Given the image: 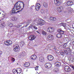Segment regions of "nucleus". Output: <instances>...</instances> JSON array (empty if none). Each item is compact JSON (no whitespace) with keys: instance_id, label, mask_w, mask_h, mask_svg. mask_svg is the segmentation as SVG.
<instances>
[{"instance_id":"nucleus-1","label":"nucleus","mask_w":74,"mask_h":74,"mask_svg":"<svg viewBox=\"0 0 74 74\" xmlns=\"http://www.w3.org/2000/svg\"><path fill=\"white\" fill-rule=\"evenodd\" d=\"M21 2L23 3L22 4L23 5V8H22L21 10H22L24 8V3L21 1H18V2H17L14 5L15 7H16V8H16V10H21V8H22V7L21 6Z\"/></svg>"},{"instance_id":"nucleus-2","label":"nucleus","mask_w":74,"mask_h":74,"mask_svg":"<svg viewBox=\"0 0 74 74\" xmlns=\"http://www.w3.org/2000/svg\"><path fill=\"white\" fill-rule=\"evenodd\" d=\"M45 21L41 18H39L37 21V24L38 25L42 26L45 24Z\"/></svg>"},{"instance_id":"nucleus-3","label":"nucleus","mask_w":74,"mask_h":74,"mask_svg":"<svg viewBox=\"0 0 74 74\" xmlns=\"http://www.w3.org/2000/svg\"><path fill=\"white\" fill-rule=\"evenodd\" d=\"M58 33H60V34H58L56 35V37L57 38H61L62 37V34H64V31L62 30L59 29L58 30Z\"/></svg>"},{"instance_id":"nucleus-4","label":"nucleus","mask_w":74,"mask_h":74,"mask_svg":"<svg viewBox=\"0 0 74 74\" xmlns=\"http://www.w3.org/2000/svg\"><path fill=\"white\" fill-rule=\"evenodd\" d=\"M20 47L18 45H14L13 50L14 52H17L19 51Z\"/></svg>"},{"instance_id":"nucleus-5","label":"nucleus","mask_w":74,"mask_h":74,"mask_svg":"<svg viewBox=\"0 0 74 74\" xmlns=\"http://www.w3.org/2000/svg\"><path fill=\"white\" fill-rule=\"evenodd\" d=\"M41 7V5L39 3H36L35 6V8L36 11H38Z\"/></svg>"},{"instance_id":"nucleus-6","label":"nucleus","mask_w":74,"mask_h":74,"mask_svg":"<svg viewBox=\"0 0 74 74\" xmlns=\"http://www.w3.org/2000/svg\"><path fill=\"white\" fill-rule=\"evenodd\" d=\"M54 3L56 5H60V4H61V2H60V0H54Z\"/></svg>"},{"instance_id":"nucleus-7","label":"nucleus","mask_w":74,"mask_h":74,"mask_svg":"<svg viewBox=\"0 0 74 74\" xmlns=\"http://www.w3.org/2000/svg\"><path fill=\"white\" fill-rule=\"evenodd\" d=\"M45 66L46 68L49 69L52 67V64L49 63H47L45 64Z\"/></svg>"},{"instance_id":"nucleus-8","label":"nucleus","mask_w":74,"mask_h":74,"mask_svg":"<svg viewBox=\"0 0 74 74\" xmlns=\"http://www.w3.org/2000/svg\"><path fill=\"white\" fill-rule=\"evenodd\" d=\"M4 44H5L6 45L9 46L10 45H11L12 44V41L11 40H7L5 41L4 42Z\"/></svg>"},{"instance_id":"nucleus-9","label":"nucleus","mask_w":74,"mask_h":74,"mask_svg":"<svg viewBox=\"0 0 74 74\" xmlns=\"http://www.w3.org/2000/svg\"><path fill=\"white\" fill-rule=\"evenodd\" d=\"M35 38H36V36H34V35H30L29 37V39L30 41L34 40Z\"/></svg>"},{"instance_id":"nucleus-10","label":"nucleus","mask_w":74,"mask_h":74,"mask_svg":"<svg viewBox=\"0 0 74 74\" xmlns=\"http://www.w3.org/2000/svg\"><path fill=\"white\" fill-rule=\"evenodd\" d=\"M47 31L48 32H50V33H52L54 31V28L52 27H49L47 29Z\"/></svg>"},{"instance_id":"nucleus-11","label":"nucleus","mask_w":74,"mask_h":74,"mask_svg":"<svg viewBox=\"0 0 74 74\" xmlns=\"http://www.w3.org/2000/svg\"><path fill=\"white\" fill-rule=\"evenodd\" d=\"M64 69L65 71L67 72H69V71H70L71 70L69 66H66L64 67Z\"/></svg>"},{"instance_id":"nucleus-12","label":"nucleus","mask_w":74,"mask_h":74,"mask_svg":"<svg viewBox=\"0 0 74 74\" xmlns=\"http://www.w3.org/2000/svg\"><path fill=\"white\" fill-rule=\"evenodd\" d=\"M47 59L51 61V60H53V57L52 55H49L47 56Z\"/></svg>"},{"instance_id":"nucleus-13","label":"nucleus","mask_w":74,"mask_h":74,"mask_svg":"<svg viewBox=\"0 0 74 74\" xmlns=\"http://www.w3.org/2000/svg\"><path fill=\"white\" fill-rule=\"evenodd\" d=\"M15 7H14L11 11V14H16L18 13V12H16V9H15Z\"/></svg>"},{"instance_id":"nucleus-14","label":"nucleus","mask_w":74,"mask_h":74,"mask_svg":"<svg viewBox=\"0 0 74 74\" xmlns=\"http://www.w3.org/2000/svg\"><path fill=\"white\" fill-rule=\"evenodd\" d=\"M31 58L32 60H35L37 59V56L34 54H33L31 56Z\"/></svg>"},{"instance_id":"nucleus-15","label":"nucleus","mask_w":74,"mask_h":74,"mask_svg":"<svg viewBox=\"0 0 74 74\" xmlns=\"http://www.w3.org/2000/svg\"><path fill=\"white\" fill-rule=\"evenodd\" d=\"M48 38L50 40H53V36L50 35L48 36Z\"/></svg>"},{"instance_id":"nucleus-16","label":"nucleus","mask_w":74,"mask_h":74,"mask_svg":"<svg viewBox=\"0 0 74 74\" xmlns=\"http://www.w3.org/2000/svg\"><path fill=\"white\" fill-rule=\"evenodd\" d=\"M49 19V20H50V21H56V18L52 17H50Z\"/></svg>"},{"instance_id":"nucleus-17","label":"nucleus","mask_w":74,"mask_h":74,"mask_svg":"<svg viewBox=\"0 0 74 74\" xmlns=\"http://www.w3.org/2000/svg\"><path fill=\"white\" fill-rule=\"evenodd\" d=\"M24 66L27 67L30 66V63L28 62H25V63L24 65Z\"/></svg>"},{"instance_id":"nucleus-18","label":"nucleus","mask_w":74,"mask_h":74,"mask_svg":"<svg viewBox=\"0 0 74 74\" xmlns=\"http://www.w3.org/2000/svg\"><path fill=\"white\" fill-rule=\"evenodd\" d=\"M55 65L57 67H59L61 65V63L59 62H56L55 63Z\"/></svg>"},{"instance_id":"nucleus-19","label":"nucleus","mask_w":74,"mask_h":74,"mask_svg":"<svg viewBox=\"0 0 74 74\" xmlns=\"http://www.w3.org/2000/svg\"><path fill=\"white\" fill-rule=\"evenodd\" d=\"M67 5H73V2L68 1L67 2Z\"/></svg>"},{"instance_id":"nucleus-20","label":"nucleus","mask_w":74,"mask_h":74,"mask_svg":"<svg viewBox=\"0 0 74 74\" xmlns=\"http://www.w3.org/2000/svg\"><path fill=\"white\" fill-rule=\"evenodd\" d=\"M62 10H63V8L62 7H58L57 8V11L58 12H61V11H62Z\"/></svg>"},{"instance_id":"nucleus-21","label":"nucleus","mask_w":74,"mask_h":74,"mask_svg":"<svg viewBox=\"0 0 74 74\" xmlns=\"http://www.w3.org/2000/svg\"><path fill=\"white\" fill-rule=\"evenodd\" d=\"M0 26L1 27H5V23L4 22H2L0 25Z\"/></svg>"},{"instance_id":"nucleus-22","label":"nucleus","mask_w":74,"mask_h":74,"mask_svg":"<svg viewBox=\"0 0 74 74\" xmlns=\"http://www.w3.org/2000/svg\"><path fill=\"white\" fill-rule=\"evenodd\" d=\"M60 25H62V26L64 27H66V23H61L60 24Z\"/></svg>"},{"instance_id":"nucleus-23","label":"nucleus","mask_w":74,"mask_h":74,"mask_svg":"<svg viewBox=\"0 0 74 74\" xmlns=\"http://www.w3.org/2000/svg\"><path fill=\"white\" fill-rule=\"evenodd\" d=\"M39 60L40 62H42L44 61V58L42 57H40L39 58Z\"/></svg>"},{"instance_id":"nucleus-24","label":"nucleus","mask_w":74,"mask_h":74,"mask_svg":"<svg viewBox=\"0 0 74 74\" xmlns=\"http://www.w3.org/2000/svg\"><path fill=\"white\" fill-rule=\"evenodd\" d=\"M17 74L19 73V74H20L22 72V69H18L17 70Z\"/></svg>"},{"instance_id":"nucleus-25","label":"nucleus","mask_w":74,"mask_h":74,"mask_svg":"<svg viewBox=\"0 0 74 74\" xmlns=\"http://www.w3.org/2000/svg\"><path fill=\"white\" fill-rule=\"evenodd\" d=\"M13 73L14 74H18V72L17 70H16L15 69H14L12 70Z\"/></svg>"},{"instance_id":"nucleus-26","label":"nucleus","mask_w":74,"mask_h":74,"mask_svg":"<svg viewBox=\"0 0 74 74\" xmlns=\"http://www.w3.org/2000/svg\"><path fill=\"white\" fill-rule=\"evenodd\" d=\"M43 6L45 8L48 7V4L47 3L45 2L43 4Z\"/></svg>"},{"instance_id":"nucleus-27","label":"nucleus","mask_w":74,"mask_h":74,"mask_svg":"<svg viewBox=\"0 0 74 74\" xmlns=\"http://www.w3.org/2000/svg\"><path fill=\"white\" fill-rule=\"evenodd\" d=\"M53 71L55 73H58L59 71V69L58 68H55L53 69Z\"/></svg>"},{"instance_id":"nucleus-28","label":"nucleus","mask_w":74,"mask_h":74,"mask_svg":"<svg viewBox=\"0 0 74 74\" xmlns=\"http://www.w3.org/2000/svg\"><path fill=\"white\" fill-rule=\"evenodd\" d=\"M25 45V42L24 41H23L21 42L20 45L21 46H22L23 45Z\"/></svg>"},{"instance_id":"nucleus-29","label":"nucleus","mask_w":74,"mask_h":74,"mask_svg":"<svg viewBox=\"0 0 74 74\" xmlns=\"http://www.w3.org/2000/svg\"><path fill=\"white\" fill-rule=\"evenodd\" d=\"M8 26H9V27H12L13 26V24L11 23H9L8 24Z\"/></svg>"},{"instance_id":"nucleus-30","label":"nucleus","mask_w":74,"mask_h":74,"mask_svg":"<svg viewBox=\"0 0 74 74\" xmlns=\"http://www.w3.org/2000/svg\"><path fill=\"white\" fill-rule=\"evenodd\" d=\"M21 56H24L25 55V52H23L22 53H21Z\"/></svg>"},{"instance_id":"nucleus-31","label":"nucleus","mask_w":74,"mask_h":74,"mask_svg":"<svg viewBox=\"0 0 74 74\" xmlns=\"http://www.w3.org/2000/svg\"><path fill=\"white\" fill-rule=\"evenodd\" d=\"M42 34L43 35H45V36L47 34V32H45L44 31H42Z\"/></svg>"},{"instance_id":"nucleus-32","label":"nucleus","mask_w":74,"mask_h":74,"mask_svg":"<svg viewBox=\"0 0 74 74\" xmlns=\"http://www.w3.org/2000/svg\"><path fill=\"white\" fill-rule=\"evenodd\" d=\"M11 61H12V62H15V58H14L11 57Z\"/></svg>"},{"instance_id":"nucleus-33","label":"nucleus","mask_w":74,"mask_h":74,"mask_svg":"<svg viewBox=\"0 0 74 74\" xmlns=\"http://www.w3.org/2000/svg\"><path fill=\"white\" fill-rule=\"evenodd\" d=\"M12 21H17V18H13L12 19Z\"/></svg>"},{"instance_id":"nucleus-34","label":"nucleus","mask_w":74,"mask_h":74,"mask_svg":"<svg viewBox=\"0 0 74 74\" xmlns=\"http://www.w3.org/2000/svg\"><path fill=\"white\" fill-rule=\"evenodd\" d=\"M64 52L65 53L67 54V55L69 53L67 52V51L66 50H64Z\"/></svg>"},{"instance_id":"nucleus-35","label":"nucleus","mask_w":74,"mask_h":74,"mask_svg":"<svg viewBox=\"0 0 74 74\" xmlns=\"http://www.w3.org/2000/svg\"><path fill=\"white\" fill-rule=\"evenodd\" d=\"M60 54L61 55H62V56H64V53L63 52H61L60 53Z\"/></svg>"},{"instance_id":"nucleus-36","label":"nucleus","mask_w":74,"mask_h":74,"mask_svg":"<svg viewBox=\"0 0 74 74\" xmlns=\"http://www.w3.org/2000/svg\"><path fill=\"white\" fill-rule=\"evenodd\" d=\"M67 51L69 52H70V51H71V50L69 48H68L67 49Z\"/></svg>"},{"instance_id":"nucleus-37","label":"nucleus","mask_w":74,"mask_h":74,"mask_svg":"<svg viewBox=\"0 0 74 74\" xmlns=\"http://www.w3.org/2000/svg\"><path fill=\"white\" fill-rule=\"evenodd\" d=\"M40 12L42 14H44V10H40Z\"/></svg>"},{"instance_id":"nucleus-38","label":"nucleus","mask_w":74,"mask_h":74,"mask_svg":"<svg viewBox=\"0 0 74 74\" xmlns=\"http://www.w3.org/2000/svg\"><path fill=\"white\" fill-rule=\"evenodd\" d=\"M38 67H39L38 66H37L35 67V70H38Z\"/></svg>"},{"instance_id":"nucleus-39","label":"nucleus","mask_w":74,"mask_h":74,"mask_svg":"<svg viewBox=\"0 0 74 74\" xmlns=\"http://www.w3.org/2000/svg\"><path fill=\"white\" fill-rule=\"evenodd\" d=\"M66 45H67V44H66V43L64 44V48H65V47H66Z\"/></svg>"},{"instance_id":"nucleus-40","label":"nucleus","mask_w":74,"mask_h":74,"mask_svg":"<svg viewBox=\"0 0 74 74\" xmlns=\"http://www.w3.org/2000/svg\"><path fill=\"white\" fill-rule=\"evenodd\" d=\"M72 69H73V70H74V66L71 65Z\"/></svg>"},{"instance_id":"nucleus-41","label":"nucleus","mask_w":74,"mask_h":74,"mask_svg":"<svg viewBox=\"0 0 74 74\" xmlns=\"http://www.w3.org/2000/svg\"><path fill=\"white\" fill-rule=\"evenodd\" d=\"M71 12H72V10H69V11H68V12H69V13H71Z\"/></svg>"},{"instance_id":"nucleus-42","label":"nucleus","mask_w":74,"mask_h":74,"mask_svg":"<svg viewBox=\"0 0 74 74\" xmlns=\"http://www.w3.org/2000/svg\"><path fill=\"white\" fill-rule=\"evenodd\" d=\"M34 28L35 29H36V30H37V27L35 26L34 27Z\"/></svg>"},{"instance_id":"nucleus-43","label":"nucleus","mask_w":74,"mask_h":74,"mask_svg":"<svg viewBox=\"0 0 74 74\" xmlns=\"http://www.w3.org/2000/svg\"><path fill=\"white\" fill-rule=\"evenodd\" d=\"M1 54H2V52L1 51H0V58L1 57Z\"/></svg>"},{"instance_id":"nucleus-44","label":"nucleus","mask_w":74,"mask_h":74,"mask_svg":"<svg viewBox=\"0 0 74 74\" xmlns=\"http://www.w3.org/2000/svg\"><path fill=\"white\" fill-rule=\"evenodd\" d=\"M21 27V26H20V25H17L16 26V27Z\"/></svg>"},{"instance_id":"nucleus-45","label":"nucleus","mask_w":74,"mask_h":74,"mask_svg":"<svg viewBox=\"0 0 74 74\" xmlns=\"http://www.w3.org/2000/svg\"><path fill=\"white\" fill-rule=\"evenodd\" d=\"M36 32H37V33H40V32H39V31H36Z\"/></svg>"},{"instance_id":"nucleus-46","label":"nucleus","mask_w":74,"mask_h":74,"mask_svg":"<svg viewBox=\"0 0 74 74\" xmlns=\"http://www.w3.org/2000/svg\"><path fill=\"white\" fill-rule=\"evenodd\" d=\"M71 74H74V73H72Z\"/></svg>"},{"instance_id":"nucleus-47","label":"nucleus","mask_w":74,"mask_h":74,"mask_svg":"<svg viewBox=\"0 0 74 74\" xmlns=\"http://www.w3.org/2000/svg\"><path fill=\"white\" fill-rule=\"evenodd\" d=\"M17 12H19V11H17Z\"/></svg>"},{"instance_id":"nucleus-48","label":"nucleus","mask_w":74,"mask_h":74,"mask_svg":"<svg viewBox=\"0 0 74 74\" xmlns=\"http://www.w3.org/2000/svg\"><path fill=\"white\" fill-rule=\"evenodd\" d=\"M0 14H1V12H0Z\"/></svg>"},{"instance_id":"nucleus-49","label":"nucleus","mask_w":74,"mask_h":74,"mask_svg":"<svg viewBox=\"0 0 74 74\" xmlns=\"http://www.w3.org/2000/svg\"><path fill=\"white\" fill-rule=\"evenodd\" d=\"M26 26H27V25H26Z\"/></svg>"},{"instance_id":"nucleus-50","label":"nucleus","mask_w":74,"mask_h":74,"mask_svg":"<svg viewBox=\"0 0 74 74\" xmlns=\"http://www.w3.org/2000/svg\"><path fill=\"white\" fill-rule=\"evenodd\" d=\"M73 32H74V31H73Z\"/></svg>"},{"instance_id":"nucleus-51","label":"nucleus","mask_w":74,"mask_h":74,"mask_svg":"<svg viewBox=\"0 0 74 74\" xmlns=\"http://www.w3.org/2000/svg\"><path fill=\"white\" fill-rule=\"evenodd\" d=\"M4 11H3V12Z\"/></svg>"},{"instance_id":"nucleus-52","label":"nucleus","mask_w":74,"mask_h":74,"mask_svg":"<svg viewBox=\"0 0 74 74\" xmlns=\"http://www.w3.org/2000/svg\"><path fill=\"white\" fill-rule=\"evenodd\" d=\"M73 28V29H74V28Z\"/></svg>"}]
</instances>
